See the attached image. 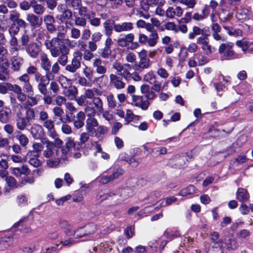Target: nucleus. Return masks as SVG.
Masks as SVG:
<instances>
[{
  "mask_svg": "<svg viewBox=\"0 0 253 253\" xmlns=\"http://www.w3.org/2000/svg\"><path fill=\"white\" fill-rule=\"evenodd\" d=\"M25 50L31 58L35 59L42 51L41 43L32 42L26 47Z\"/></svg>",
  "mask_w": 253,
  "mask_h": 253,
  "instance_id": "0eeeda50",
  "label": "nucleus"
},
{
  "mask_svg": "<svg viewBox=\"0 0 253 253\" xmlns=\"http://www.w3.org/2000/svg\"><path fill=\"white\" fill-rule=\"evenodd\" d=\"M77 10H78L79 15L80 16L86 17L87 19L93 17L95 15L94 12L89 11L87 7L82 6V5H81Z\"/></svg>",
  "mask_w": 253,
  "mask_h": 253,
  "instance_id": "7c9ffc66",
  "label": "nucleus"
},
{
  "mask_svg": "<svg viewBox=\"0 0 253 253\" xmlns=\"http://www.w3.org/2000/svg\"><path fill=\"white\" fill-rule=\"evenodd\" d=\"M75 25L77 26L84 27L87 23L85 17L83 16H76L75 17Z\"/></svg>",
  "mask_w": 253,
  "mask_h": 253,
  "instance_id": "a18cd8bd",
  "label": "nucleus"
},
{
  "mask_svg": "<svg viewBox=\"0 0 253 253\" xmlns=\"http://www.w3.org/2000/svg\"><path fill=\"white\" fill-rule=\"evenodd\" d=\"M28 199L23 194L18 195L16 199V203L19 206L23 207L27 205Z\"/></svg>",
  "mask_w": 253,
  "mask_h": 253,
  "instance_id": "49530a36",
  "label": "nucleus"
},
{
  "mask_svg": "<svg viewBox=\"0 0 253 253\" xmlns=\"http://www.w3.org/2000/svg\"><path fill=\"white\" fill-rule=\"evenodd\" d=\"M83 53L79 50H76L73 54L71 63L65 66V70L71 73H76L81 67Z\"/></svg>",
  "mask_w": 253,
  "mask_h": 253,
  "instance_id": "7ed1b4c3",
  "label": "nucleus"
},
{
  "mask_svg": "<svg viewBox=\"0 0 253 253\" xmlns=\"http://www.w3.org/2000/svg\"><path fill=\"white\" fill-rule=\"evenodd\" d=\"M32 147L33 149V151L35 153V154L34 155V156L39 157L40 153L43 148L42 144L40 143H35L33 144Z\"/></svg>",
  "mask_w": 253,
  "mask_h": 253,
  "instance_id": "864d4df0",
  "label": "nucleus"
},
{
  "mask_svg": "<svg viewBox=\"0 0 253 253\" xmlns=\"http://www.w3.org/2000/svg\"><path fill=\"white\" fill-rule=\"evenodd\" d=\"M5 180L6 182L7 185H8V186L12 187L13 188H15L17 187L16 180L13 177L11 176H6L5 177Z\"/></svg>",
  "mask_w": 253,
  "mask_h": 253,
  "instance_id": "bf43d9fd",
  "label": "nucleus"
},
{
  "mask_svg": "<svg viewBox=\"0 0 253 253\" xmlns=\"http://www.w3.org/2000/svg\"><path fill=\"white\" fill-rule=\"evenodd\" d=\"M210 236L211 241L213 243H215V244H218L220 247L222 242L220 240H218L219 237L218 233L216 232H213L212 233H211Z\"/></svg>",
  "mask_w": 253,
  "mask_h": 253,
  "instance_id": "13d9d810",
  "label": "nucleus"
},
{
  "mask_svg": "<svg viewBox=\"0 0 253 253\" xmlns=\"http://www.w3.org/2000/svg\"><path fill=\"white\" fill-rule=\"evenodd\" d=\"M59 227L64 231V233L68 235L73 234V230L72 226L69 222L65 219H60L58 221Z\"/></svg>",
  "mask_w": 253,
  "mask_h": 253,
  "instance_id": "b1692460",
  "label": "nucleus"
},
{
  "mask_svg": "<svg viewBox=\"0 0 253 253\" xmlns=\"http://www.w3.org/2000/svg\"><path fill=\"white\" fill-rule=\"evenodd\" d=\"M9 63L8 60L5 59L4 62L0 63V80L5 81L9 78V71L8 70Z\"/></svg>",
  "mask_w": 253,
  "mask_h": 253,
  "instance_id": "f3484780",
  "label": "nucleus"
},
{
  "mask_svg": "<svg viewBox=\"0 0 253 253\" xmlns=\"http://www.w3.org/2000/svg\"><path fill=\"white\" fill-rule=\"evenodd\" d=\"M250 195L248 191L242 188L238 189L236 192V198L241 202H247L249 199Z\"/></svg>",
  "mask_w": 253,
  "mask_h": 253,
  "instance_id": "a878e982",
  "label": "nucleus"
},
{
  "mask_svg": "<svg viewBox=\"0 0 253 253\" xmlns=\"http://www.w3.org/2000/svg\"><path fill=\"white\" fill-rule=\"evenodd\" d=\"M196 193L195 187L193 185H190L186 188L183 189L180 192V195L182 196H185L193 194Z\"/></svg>",
  "mask_w": 253,
  "mask_h": 253,
  "instance_id": "37998d69",
  "label": "nucleus"
},
{
  "mask_svg": "<svg viewBox=\"0 0 253 253\" xmlns=\"http://www.w3.org/2000/svg\"><path fill=\"white\" fill-rule=\"evenodd\" d=\"M11 160L16 163H22L26 162V158H22L21 156L16 155H12L10 156Z\"/></svg>",
  "mask_w": 253,
  "mask_h": 253,
  "instance_id": "69168bd1",
  "label": "nucleus"
},
{
  "mask_svg": "<svg viewBox=\"0 0 253 253\" xmlns=\"http://www.w3.org/2000/svg\"><path fill=\"white\" fill-rule=\"evenodd\" d=\"M30 131L33 137L35 139L41 138L44 132L42 126L38 124H33Z\"/></svg>",
  "mask_w": 253,
  "mask_h": 253,
  "instance_id": "a211bd4d",
  "label": "nucleus"
},
{
  "mask_svg": "<svg viewBox=\"0 0 253 253\" xmlns=\"http://www.w3.org/2000/svg\"><path fill=\"white\" fill-rule=\"evenodd\" d=\"M114 24H116L113 20L108 19L106 20L103 23V27L104 29V33L108 38H110L114 29Z\"/></svg>",
  "mask_w": 253,
  "mask_h": 253,
  "instance_id": "bb28decb",
  "label": "nucleus"
},
{
  "mask_svg": "<svg viewBox=\"0 0 253 253\" xmlns=\"http://www.w3.org/2000/svg\"><path fill=\"white\" fill-rule=\"evenodd\" d=\"M126 60L128 63H135L136 56L135 53L131 52H128L126 54Z\"/></svg>",
  "mask_w": 253,
  "mask_h": 253,
  "instance_id": "774afa93",
  "label": "nucleus"
},
{
  "mask_svg": "<svg viewBox=\"0 0 253 253\" xmlns=\"http://www.w3.org/2000/svg\"><path fill=\"white\" fill-rule=\"evenodd\" d=\"M35 182V179L33 177H24L21 179L20 182L21 186H24L26 184L28 183L30 184H33Z\"/></svg>",
  "mask_w": 253,
  "mask_h": 253,
  "instance_id": "680f3d73",
  "label": "nucleus"
},
{
  "mask_svg": "<svg viewBox=\"0 0 253 253\" xmlns=\"http://www.w3.org/2000/svg\"><path fill=\"white\" fill-rule=\"evenodd\" d=\"M144 79L147 82H149L151 84H152L154 81H157L156 80V76L154 73L152 71L148 72L144 76Z\"/></svg>",
  "mask_w": 253,
  "mask_h": 253,
  "instance_id": "6e6d98bb",
  "label": "nucleus"
},
{
  "mask_svg": "<svg viewBox=\"0 0 253 253\" xmlns=\"http://www.w3.org/2000/svg\"><path fill=\"white\" fill-rule=\"evenodd\" d=\"M11 110L7 107H4L0 110V122L6 124L8 122L10 115Z\"/></svg>",
  "mask_w": 253,
  "mask_h": 253,
  "instance_id": "393cba45",
  "label": "nucleus"
},
{
  "mask_svg": "<svg viewBox=\"0 0 253 253\" xmlns=\"http://www.w3.org/2000/svg\"><path fill=\"white\" fill-rule=\"evenodd\" d=\"M34 0H31L30 2L27 0H23L19 3L20 9L24 11H27L30 9Z\"/></svg>",
  "mask_w": 253,
  "mask_h": 253,
  "instance_id": "603ef678",
  "label": "nucleus"
},
{
  "mask_svg": "<svg viewBox=\"0 0 253 253\" xmlns=\"http://www.w3.org/2000/svg\"><path fill=\"white\" fill-rule=\"evenodd\" d=\"M98 126L97 120L94 117H90L86 120V129L88 132L91 133L95 127Z\"/></svg>",
  "mask_w": 253,
  "mask_h": 253,
  "instance_id": "c756f323",
  "label": "nucleus"
},
{
  "mask_svg": "<svg viewBox=\"0 0 253 253\" xmlns=\"http://www.w3.org/2000/svg\"><path fill=\"white\" fill-rule=\"evenodd\" d=\"M93 67L95 68L96 72L100 75H102L99 79L104 77V75L107 72L106 68L103 66L102 62L100 58H96L94 60L92 63Z\"/></svg>",
  "mask_w": 253,
  "mask_h": 253,
  "instance_id": "412c9836",
  "label": "nucleus"
},
{
  "mask_svg": "<svg viewBox=\"0 0 253 253\" xmlns=\"http://www.w3.org/2000/svg\"><path fill=\"white\" fill-rule=\"evenodd\" d=\"M27 20L30 25L35 27L41 26L42 23V19L33 13H29L27 15Z\"/></svg>",
  "mask_w": 253,
  "mask_h": 253,
  "instance_id": "4be33fe9",
  "label": "nucleus"
},
{
  "mask_svg": "<svg viewBox=\"0 0 253 253\" xmlns=\"http://www.w3.org/2000/svg\"><path fill=\"white\" fill-rule=\"evenodd\" d=\"M139 61L132 66L133 69L136 72H142L148 69L151 66V62L147 58V52L145 49H142L138 53Z\"/></svg>",
  "mask_w": 253,
  "mask_h": 253,
  "instance_id": "f03ea898",
  "label": "nucleus"
},
{
  "mask_svg": "<svg viewBox=\"0 0 253 253\" xmlns=\"http://www.w3.org/2000/svg\"><path fill=\"white\" fill-rule=\"evenodd\" d=\"M73 17V12L69 8H67L64 10L62 13L59 16V20L62 23H65L66 25L69 24L72 25V23L69 21V20L71 19Z\"/></svg>",
  "mask_w": 253,
  "mask_h": 253,
  "instance_id": "5701e85b",
  "label": "nucleus"
},
{
  "mask_svg": "<svg viewBox=\"0 0 253 253\" xmlns=\"http://www.w3.org/2000/svg\"><path fill=\"white\" fill-rule=\"evenodd\" d=\"M124 173V169L119 166L114 167L112 173L110 175L113 181L119 178Z\"/></svg>",
  "mask_w": 253,
  "mask_h": 253,
  "instance_id": "c9c22d12",
  "label": "nucleus"
},
{
  "mask_svg": "<svg viewBox=\"0 0 253 253\" xmlns=\"http://www.w3.org/2000/svg\"><path fill=\"white\" fill-rule=\"evenodd\" d=\"M106 100L108 107L111 109H114L117 107L120 106V104H118L117 101L112 93H110L106 96Z\"/></svg>",
  "mask_w": 253,
  "mask_h": 253,
  "instance_id": "2f4dec72",
  "label": "nucleus"
},
{
  "mask_svg": "<svg viewBox=\"0 0 253 253\" xmlns=\"http://www.w3.org/2000/svg\"><path fill=\"white\" fill-rule=\"evenodd\" d=\"M69 49L68 47H65L64 50L61 53L57 58L56 62L54 63L52 65V71L55 72V69H56L57 74L59 73L60 68L59 65L65 66L67 65L68 62V54L69 53Z\"/></svg>",
  "mask_w": 253,
  "mask_h": 253,
  "instance_id": "39448f33",
  "label": "nucleus"
},
{
  "mask_svg": "<svg viewBox=\"0 0 253 253\" xmlns=\"http://www.w3.org/2000/svg\"><path fill=\"white\" fill-rule=\"evenodd\" d=\"M238 247V244L236 240L233 238L225 240L224 243L222 242L220 248L222 253H227L228 252L236 250Z\"/></svg>",
  "mask_w": 253,
  "mask_h": 253,
  "instance_id": "1a4fd4ad",
  "label": "nucleus"
},
{
  "mask_svg": "<svg viewBox=\"0 0 253 253\" xmlns=\"http://www.w3.org/2000/svg\"><path fill=\"white\" fill-rule=\"evenodd\" d=\"M192 19V12H186L184 17L181 18L179 20L180 23H187L191 22Z\"/></svg>",
  "mask_w": 253,
  "mask_h": 253,
  "instance_id": "338daca9",
  "label": "nucleus"
},
{
  "mask_svg": "<svg viewBox=\"0 0 253 253\" xmlns=\"http://www.w3.org/2000/svg\"><path fill=\"white\" fill-rule=\"evenodd\" d=\"M43 21L46 25L47 31L49 33H52L55 32L56 28L54 25L55 21L53 16L50 15L44 16L43 17Z\"/></svg>",
  "mask_w": 253,
  "mask_h": 253,
  "instance_id": "aec40b11",
  "label": "nucleus"
},
{
  "mask_svg": "<svg viewBox=\"0 0 253 253\" xmlns=\"http://www.w3.org/2000/svg\"><path fill=\"white\" fill-rule=\"evenodd\" d=\"M66 6L74 10H77L82 5L81 0H65Z\"/></svg>",
  "mask_w": 253,
  "mask_h": 253,
  "instance_id": "473e14b6",
  "label": "nucleus"
},
{
  "mask_svg": "<svg viewBox=\"0 0 253 253\" xmlns=\"http://www.w3.org/2000/svg\"><path fill=\"white\" fill-rule=\"evenodd\" d=\"M34 81L37 83V84H42L47 82V77L46 74L45 76L43 75L41 72H39V73L34 76Z\"/></svg>",
  "mask_w": 253,
  "mask_h": 253,
  "instance_id": "8fccbe9b",
  "label": "nucleus"
},
{
  "mask_svg": "<svg viewBox=\"0 0 253 253\" xmlns=\"http://www.w3.org/2000/svg\"><path fill=\"white\" fill-rule=\"evenodd\" d=\"M110 85L117 90H121L126 87V84L123 81L122 77L114 74L109 76Z\"/></svg>",
  "mask_w": 253,
  "mask_h": 253,
  "instance_id": "6e6552de",
  "label": "nucleus"
},
{
  "mask_svg": "<svg viewBox=\"0 0 253 253\" xmlns=\"http://www.w3.org/2000/svg\"><path fill=\"white\" fill-rule=\"evenodd\" d=\"M15 138L19 141L20 145L24 148H26L29 140L28 137L24 134L18 132V134L16 135Z\"/></svg>",
  "mask_w": 253,
  "mask_h": 253,
  "instance_id": "72a5a7b5",
  "label": "nucleus"
},
{
  "mask_svg": "<svg viewBox=\"0 0 253 253\" xmlns=\"http://www.w3.org/2000/svg\"><path fill=\"white\" fill-rule=\"evenodd\" d=\"M133 29V24L130 22H124L114 24V30L117 33L128 32Z\"/></svg>",
  "mask_w": 253,
  "mask_h": 253,
  "instance_id": "4468645a",
  "label": "nucleus"
},
{
  "mask_svg": "<svg viewBox=\"0 0 253 253\" xmlns=\"http://www.w3.org/2000/svg\"><path fill=\"white\" fill-rule=\"evenodd\" d=\"M73 234L75 235L76 238L86 236L83 227L78 228L75 231L73 230Z\"/></svg>",
  "mask_w": 253,
  "mask_h": 253,
  "instance_id": "e2e57ef3",
  "label": "nucleus"
},
{
  "mask_svg": "<svg viewBox=\"0 0 253 253\" xmlns=\"http://www.w3.org/2000/svg\"><path fill=\"white\" fill-rule=\"evenodd\" d=\"M222 13L219 16L221 22L225 23L229 21L232 17V14L224 9L222 10Z\"/></svg>",
  "mask_w": 253,
  "mask_h": 253,
  "instance_id": "79ce46f5",
  "label": "nucleus"
},
{
  "mask_svg": "<svg viewBox=\"0 0 253 253\" xmlns=\"http://www.w3.org/2000/svg\"><path fill=\"white\" fill-rule=\"evenodd\" d=\"M65 37V34L61 32L58 33L57 37L53 38L51 40H46L44 41V44L47 48L56 47V45L62 39Z\"/></svg>",
  "mask_w": 253,
  "mask_h": 253,
  "instance_id": "6ab92c4d",
  "label": "nucleus"
},
{
  "mask_svg": "<svg viewBox=\"0 0 253 253\" xmlns=\"http://www.w3.org/2000/svg\"><path fill=\"white\" fill-rule=\"evenodd\" d=\"M19 31V26H17L15 23H13L9 28L8 32L11 36L17 35Z\"/></svg>",
  "mask_w": 253,
  "mask_h": 253,
  "instance_id": "0e129e2a",
  "label": "nucleus"
},
{
  "mask_svg": "<svg viewBox=\"0 0 253 253\" xmlns=\"http://www.w3.org/2000/svg\"><path fill=\"white\" fill-rule=\"evenodd\" d=\"M233 46V43H222L219 46L218 53L221 55V60H230L232 59L235 55V52L232 48Z\"/></svg>",
  "mask_w": 253,
  "mask_h": 253,
  "instance_id": "20e7f679",
  "label": "nucleus"
},
{
  "mask_svg": "<svg viewBox=\"0 0 253 253\" xmlns=\"http://www.w3.org/2000/svg\"><path fill=\"white\" fill-rule=\"evenodd\" d=\"M65 47H67L66 45H63L58 48L57 47H54L47 48L50 51L51 56L53 58H56L60 55V54L63 52Z\"/></svg>",
  "mask_w": 253,
  "mask_h": 253,
  "instance_id": "e433bc0d",
  "label": "nucleus"
},
{
  "mask_svg": "<svg viewBox=\"0 0 253 253\" xmlns=\"http://www.w3.org/2000/svg\"><path fill=\"white\" fill-rule=\"evenodd\" d=\"M81 35V33L79 29L75 27L71 29L70 37L72 39L77 40L80 37Z\"/></svg>",
  "mask_w": 253,
  "mask_h": 253,
  "instance_id": "4d7b16f0",
  "label": "nucleus"
},
{
  "mask_svg": "<svg viewBox=\"0 0 253 253\" xmlns=\"http://www.w3.org/2000/svg\"><path fill=\"white\" fill-rule=\"evenodd\" d=\"M10 62L11 69L14 72H18L23 64L24 59L22 57L14 55L10 59Z\"/></svg>",
  "mask_w": 253,
  "mask_h": 253,
  "instance_id": "2eb2a0df",
  "label": "nucleus"
},
{
  "mask_svg": "<svg viewBox=\"0 0 253 253\" xmlns=\"http://www.w3.org/2000/svg\"><path fill=\"white\" fill-rule=\"evenodd\" d=\"M250 15V12L247 9L244 8L237 12V17L239 19H245Z\"/></svg>",
  "mask_w": 253,
  "mask_h": 253,
  "instance_id": "09e8293b",
  "label": "nucleus"
},
{
  "mask_svg": "<svg viewBox=\"0 0 253 253\" xmlns=\"http://www.w3.org/2000/svg\"><path fill=\"white\" fill-rule=\"evenodd\" d=\"M197 43L201 45L204 54L206 55L211 54L215 50V48L209 43L208 38L201 36L197 40Z\"/></svg>",
  "mask_w": 253,
  "mask_h": 253,
  "instance_id": "423d86ee",
  "label": "nucleus"
},
{
  "mask_svg": "<svg viewBox=\"0 0 253 253\" xmlns=\"http://www.w3.org/2000/svg\"><path fill=\"white\" fill-rule=\"evenodd\" d=\"M113 42L111 38H107L105 42V46L101 49L100 56L104 59L108 58L111 55L112 51L111 46L113 44Z\"/></svg>",
  "mask_w": 253,
  "mask_h": 253,
  "instance_id": "dca6fc26",
  "label": "nucleus"
},
{
  "mask_svg": "<svg viewBox=\"0 0 253 253\" xmlns=\"http://www.w3.org/2000/svg\"><path fill=\"white\" fill-rule=\"evenodd\" d=\"M83 227L86 236L94 234L97 229L96 225L94 223L88 224Z\"/></svg>",
  "mask_w": 253,
  "mask_h": 253,
  "instance_id": "a19ab883",
  "label": "nucleus"
},
{
  "mask_svg": "<svg viewBox=\"0 0 253 253\" xmlns=\"http://www.w3.org/2000/svg\"><path fill=\"white\" fill-rule=\"evenodd\" d=\"M28 121L27 119L22 116H17L16 119V126L17 129L20 131H23L27 128L28 126Z\"/></svg>",
  "mask_w": 253,
  "mask_h": 253,
  "instance_id": "c85d7f7f",
  "label": "nucleus"
},
{
  "mask_svg": "<svg viewBox=\"0 0 253 253\" xmlns=\"http://www.w3.org/2000/svg\"><path fill=\"white\" fill-rule=\"evenodd\" d=\"M25 118L29 122L35 120L36 118V113L35 110L32 108H27L26 111V115Z\"/></svg>",
  "mask_w": 253,
  "mask_h": 253,
  "instance_id": "c03bdc74",
  "label": "nucleus"
},
{
  "mask_svg": "<svg viewBox=\"0 0 253 253\" xmlns=\"http://www.w3.org/2000/svg\"><path fill=\"white\" fill-rule=\"evenodd\" d=\"M93 105V107H87L85 109V111L87 112L89 110H91L93 115L98 112H102L103 108V103L102 99L99 97H96L93 98L92 101L88 103V104Z\"/></svg>",
  "mask_w": 253,
  "mask_h": 253,
  "instance_id": "9d476101",
  "label": "nucleus"
},
{
  "mask_svg": "<svg viewBox=\"0 0 253 253\" xmlns=\"http://www.w3.org/2000/svg\"><path fill=\"white\" fill-rule=\"evenodd\" d=\"M49 81H50L47 80V82L37 84L38 90L42 95H46L47 94V85Z\"/></svg>",
  "mask_w": 253,
  "mask_h": 253,
  "instance_id": "de8ad7c7",
  "label": "nucleus"
},
{
  "mask_svg": "<svg viewBox=\"0 0 253 253\" xmlns=\"http://www.w3.org/2000/svg\"><path fill=\"white\" fill-rule=\"evenodd\" d=\"M43 144H45V149L43 151V156L46 158H50L54 154L53 142L49 141L46 138H43L42 140Z\"/></svg>",
  "mask_w": 253,
  "mask_h": 253,
  "instance_id": "ddd939ff",
  "label": "nucleus"
},
{
  "mask_svg": "<svg viewBox=\"0 0 253 253\" xmlns=\"http://www.w3.org/2000/svg\"><path fill=\"white\" fill-rule=\"evenodd\" d=\"M34 12L37 15H42L45 11V8L42 5L37 3L36 2H34L32 5Z\"/></svg>",
  "mask_w": 253,
  "mask_h": 253,
  "instance_id": "58836bf2",
  "label": "nucleus"
},
{
  "mask_svg": "<svg viewBox=\"0 0 253 253\" xmlns=\"http://www.w3.org/2000/svg\"><path fill=\"white\" fill-rule=\"evenodd\" d=\"M12 244V239L9 237H3L0 238V249L4 250L9 247Z\"/></svg>",
  "mask_w": 253,
  "mask_h": 253,
  "instance_id": "4c0bfd02",
  "label": "nucleus"
},
{
  "mask_svg": "<svg viewBox=\"0 0 253 253\" xmlns=\"http://www.w3.org/2000/svg\"><path fill=\"white\" fill-rule=\"evenodd\" d=\"M132 104L134 106L139 107L143 110H147L149 106V102L144 99L143 96L135 95L132 96Z\"/></svg>",
  "mask_w": 253,
  "mask_h": 253,
  "instance_id": "9b49d317",
  "label": "nucleus"
},
{
  "mask_svg": "<svg viewBox=\"0 0 253 253\" xmlns=\"http://www.w3.org/2000/svg\"><path fill=\"white\" fill-rule=\"evenodd\" d=\"M194 56V58L196 60H197L198 62V65L200 66L205 65L208 63L209 61V59L200 52L195 54Z\"/></svg>",
  "mask_w": 253,
  "mask_h": 253,
  "instance_id": "ea45409f",
  "label": "nucleus"
},
{
  "mask_svg": "<svg viewBox=\"0 0 253 253\" xmlns=\"http://www.w3.org/2000/svg\"><path fill=\"white\" fill-rule=\"evenodd\" d=\"M49 89L51 91V93H53V96H55L59 91L60 87L56 82L52 81L50 83Z\"/></svg>",
  "mask_w": 253,
  "mask_h": 253,
  "instance_id": "3c124183",
  "label": "nucleus"
},
{
  "mask_svg": "<svg viewBox=\"0 0 253 253\" xmlns=\"http://www.w3.org/2000/svg\"><path fill=\"white\" fill-rule=\"evenodd\" d=\"M9 89L16 94V98L20 102H24L27 98L26 94L22 91V88L18 84H7Z\"/></svg>",
  "mask_w": 253,
  "mask_h": 253,
  "instance_id": "f8f14e48",
  "label": "nucleus"
},
{
  "mask_svg": "<svg viewBox=\"0 0 253 253\" xmlns=\"http://www.w3.org/2000/svg\"><path fill=\"white\" fill-rule=\"evenodd\" d=\"M52 112L53 114V118L54 119H59L60 122L61 119H65L66 118H63V115L64 113L63 109L59 106H55L52 109Z\"/></svg>",
  "mask_w": 253,
  "mask_h": 253,
  "instance_id": "f704fd0d",
  "label": "nucleus"
},
{
  "mask_svg": "<svg viewBox=\"0 0 253 253\" xmlns=\"http://www.w3.org/2000/svg\"><path fill=\"white\" fill-rule=\"evenodd\" d=\"M40 65L42 69L46 73V77L48 81L54 79L55 75L58 74L56 69L55 71H52V65L47 55L45 53H42L40 54Z\"/></svg>",
  "mask_w": 253,
  "mask_h": 253,
  "instance_id": "f257e3e1",
  "label": "nucleus"
},
{
  "mask_svg": "<svg viewBox=\"0 0 253 253\" xmlns=\"http://www.w3.org/2000/svg\"><path fill=\"white\" fill-rule=\"evenodd\" d=\"M236 44L242 48V50L245 53H246L248 51V42L245 40L241 41H237L236 42Z\"/></svg>",
  "mask_w": 253,
  "mask_h": 253,
  "instance_id": "052dcab7",
  "label": "nucleus"
},
{
  "mask_svg": "<svg viewBox=\"0 0 253 253\" xmlns=\"http://www.w3.org/2000/svg\"><path fill=\"white\" fill-rule=\"evenodd\" d=\"M42 126L44 127L47 130H52L54 129L55 126L54 122L51 119H47L42 123Z\"/></svg>",
  "mask_w": 253,
  "mask_h": 253,
  "instance_id": "5fc2aeb1",
  "label": "nucleus"
},
{
  "mask_svg": "<svg viewBox=\"0 0 253 253\" xmlns=\"http://www.w3.org/2000/svg\"><path fill=\"white\" fill-rule=\"evenodd\" d=\"M71 121L69 116H66L65 119H61V123H62L61 126L62 132L66 134H70L72 133V129L70 126L68 125L67 123Z\"/></svg>",
  "mask_w": 253,
  "mask_h": 253,
  "instance_id": "cd10ccee",
  "label": "nucleus"
}]
</instances>
